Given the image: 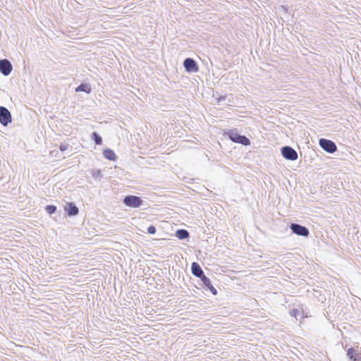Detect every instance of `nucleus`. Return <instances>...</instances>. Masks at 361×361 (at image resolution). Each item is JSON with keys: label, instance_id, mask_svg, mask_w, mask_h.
<instances>
[{"label": "nucleus", "instance_id": "obj_1", "mask_svg": "<svg viewBox=\"0 0 361 361\" xmlns=\"http://www.w3.org/2000/svg\"><path fill=\"white\" fill-rule=\"evenodd\" d=\"M228 137L234 142L242 144L247 146L250 144V140L244 135H239L235 130H229L226 133Z\"/></svg>", "mask_w": 361, "mask_h": 361}, {"label": "nucleus", "instance_id": "obj_2", "mask_svg": "<svg viewBox=\"0 0 361 361\" xmlns=\"http://www.w3.org/2000/svg\"><path fill=\"white\" fill-rule=\"evenodd\" d=\"M123 203L127 207L137 208L142 204V200L140 197L128 195L123 199Z\"/></svg>", "mask_w": 361, "mask_h": 361}, {"label": "nucleus", "instance_id": "obj_3", "mask_svg": "<svg viewBox=\"0 0 361 361\" xmlns=\"http://www.w3.org/2000/svg\"><path fill=\"white\" fill-rule=\"evenodd\" d=\"M12 118L10 111L4 106H0V123L6 126L11 122Z\"/></svg>", "mask_w": 361, "mask_h": 361}, {"label": "nucleus", "instance_id": "obj_4", "mask_svg": "<svg viewBox=\"0 0 361 361\" xmlns=\"http://www.w3.org/2000/svg\"><path fill=\"white\" fill-rule=\"evenodd\" d=\"M319 145L325 151L329 153H334L337 149L336 145L333 141L324 138L320 139Z\"/></svg>", "mask_w": 361, "mask_h": 361}, {"label": "nucleus", "instance_id": "obj_5", "mask_svg": "<svg viewBox=\"0 0 361 361\" xmlns=\"http://www.w3.org/2000/svg\"><path fill=\"white\" fill-rule=\"evenodd\" d=\"M281 154L284 158L288 160L294 161L298 159L297 152L290 147H283L281 149Z\"/></svg>", "mask_w": 361, "mask_h": 361}, {"label": "nucleus", "instance_id": "obj_6", "mask_svg": "<svg viewBox=\"0 0 361 361\" xmlns=\"http://www.w3.org/2000/svg\"><path fill=\"white\" fill-rule=\"evenodd\" d=\"M290 228L294 233L298 235L307 236L309 235L308 229L301 225L292 224L290 225Z\"/></svg>", "mask_w": 361, "mask_h": 361}, {"label": "nucleus", "instance_id": "obj_7", "mask_svg": "<svg viewBox=\"0 0 361 361\" xmlns=\"http://www.w3.org/2000/svg\"><path fill=\"white\" fill-rule=\"evenodd\" d=\"M184 67L188 72H197L198 66L196 62L190 58L186 59L183 63Z\"/></svg>", "mask_w": 361, "mask_h": 361}, {"label": "nucleus", "instance_id": "obj_8", "mask_svg": "<svg viewBox=\"0 0 361 361\" xmlns=\"http://www.w3.org/2000/svg\"><path fill=\"white\" fill-rule=\"evenodd\" d=\"M12 70V66L11 63L6 60H0V71L4 75H8Z\"/></svg>", "mask_w": 361, "mask_h": 361}, {"label": "nucleus", "instance_id": "obj_9", "mask_svg": "<svg viewBox=\"0 0 361 361\" xmlns=\"http://www.w3.org/2000/svg\"><path fill=\"white\" fill-rule=\"evenodd\" d=\"M64 210L69 216L77 215L79 212L78 208L72 202L67 203L64 207Z\"/></svg>", "mask_w": 361, "mask_h": 361}, {"label": "nucleus", "instance_id": "obj_10", "mask_svg": "<svg viewBox=\"0 0 361 361\" xmlns=\"http://www.w3.org/2000/svg\"><path fill=\"white\" fill-rule=\"evenodd\" d=\"M203 284L212 292L213 295L217 294V290L216 288L212 285L210 279L207 277L204 274L203 276L200 277Z\"/></svg>", "mask_w": 361, "mask_h": 361}, {"label": "nucleus", "instance_id": "obj_11", "mask_svg": "<svg viewBox=\"0 0 361 361\" xmlns=\"http://www.w3.org/2000/svg\"><path fill=\"white\" fill-rule=\"evenodd\" d=\"M191 271L192 274L198 278L203 276L204 272L201 269L200 266L199 265V264H197V262L192 263Z\"/></svg>", "mask_w": 361, "mask_h": 361}, {"label": "nucleus", "instance_id": "obj_12", "mask_svg": "<svg viewBox=\"0 0 361 361\" xmlns=\"http://www.w3.org/2000/svg\"><path fill=\"white\" fill-rule=\"evenodd\" d=\"M103 154L104 157L109 160L115 161L116 159V156L114 152L110 149L104 150Z\"/></svg>", "mask_w": 361, "mask_h": 361}, {"label": "nucleus", "instance_id": "obj_13", "mask_svg": "<svg viewBox=\"0 0 361 361\" xmlns=\"http://www.w3.org/2000/svg\"><path fill=\"white\" fill-rule=\"evenodd\" d=\"M347 355L350 360H353V361H357V359H360V355L357 354L355 349L353 348H350L347 350Z\"/></svg>", "mask_w": 361, "mask_h": 361}, {"label": "nucleus", "instance_id": "obj_14", "mask_svg": "<svg viewBox=\"0 0 361 361\" xmlns=\"http://www.w3.org/2000/svg\"><path fill=\"white\" fill-rule=\"evenodd\" d=\"M176 236L178 239H185L189 236V233L186 230L179 229L176 232Z\"/></svg>", "mask_w": 361, "mask_h": 361}, {"label": "nucleus", "instance_id": "obj_15", "mask_svg": "<svg viewBox=\"0 0 361 361\" xmlns=\"http://www.w3.org/2000/svg\"><path fill=\"white\" fill-rule=\"evenodd\" d=\"M75 91L90 93L91 92V87L88 85L81 84L75 89Z\"/></svg>", "mask_w": 361, "mask_h": 361}, {"label": "nucleus", "instance_id": "obj_16", "mask_svg": "<svg viewBox=\"0 0 361 361\" xmlns=\"http://www.w3.org/2000/svg\"><path fill=\"white\" fill-rule=\"evenodd\" d=\"M92 137L94 139L96 145H102V139L97 133L94 132L92 135Z\"/></svg>", "mask_w": 361, "mask_h": 361}, {"label": "nucleus", "instance_id": "obj_17", "mask_svg": "<svg viewBox=\"0 0 361 361\" xmlns=\"http://www.w3.org/2000/svg\"><path fill=\"white\" fill-rule=\"evenodd\" d=\"M45 209L48 214H51L56 212V207L54 205H47Z\"/></svg>", "mask_w": 361, "mask_h": 361}, {"label": "nucleus", "instance_id": "obj_18", "mask_svg": "<svg viewBox=\"0 0 361 361\" xmlns=\"http://www.w3.org/2000/svg\"><path fill=\"white\" fill-rule=\"evenodd\" d=\"M299 314H300V311L297 309H293L290 312V315L294 317H297V316L299 315Z\"/></svg>", "mask_w": 361, "mask_h": 361}, {"label": "nucleus", "instance_id": "obj_19", "mask_svg": "<svg viewBox=\"0 0 361 361\" xmlns=\"http://www.w3.org/2000/svg\"><path fill=\"white\" fill-rule=\"evenodd\" d=\"M147 231L150 234H154L156 233V228L154 226H150L148 227Z\"/></svg>", "mask_w": 361, "mask_h": 361}, {"label": "nucleus", "instance_id": "obj_20", "mask_svg": "<svg viewBox=\"0 0 361 361\" xmlns=\"http://www.w3.org/2000/svg\"><path fill=\"white\" fill-rule=\"evenodd\" d=\"M59 149L61 151H65L67 149V147L66 145H61Z\"/></svg>", "mask_w": 361, "mask_h": 361}, {"label": "nucleus", "instance_id": "obj_21", "mask_svg": "<svg viewBox=\"0 0 361 361\" xmlns=\"http://www.w3.org/2000/svg\"><path fill=\"white\" fill-rule=\"evenodd\" d=\"M357 361H361V355L360 356V359H357Z\"/></svg>", "mask_w": 361, "mask_h": 361}]
</instances>
